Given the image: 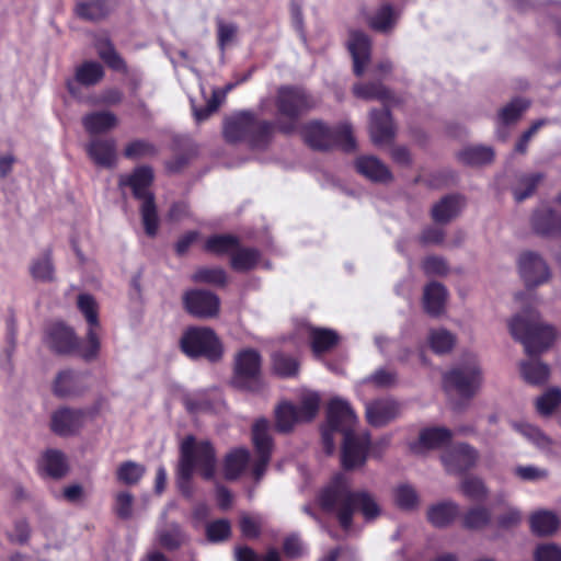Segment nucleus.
<instances>
[{
  "mask_svg": "<svg viewBox=\"0 0 561 561\" xmlns=\"http://www.w3.org/2000/svg\"><path fill=\"white\" fill-rule=\"evenodd\" d=\"M275 106L277 123L261 119L252 111H241L227 117L222 127L225 140L232 145L245 142L253 150H265L276 129L284 135L294 134L300 117L316 106V101L301 88L280 87Z\"/></svg>",
  "mask_w": 561,
  "mask_h": 561,
  "instance_id": "f257e3e1",
  "label": "nucleus"
},
{
  "mask_svg": "<svg viewBox=\"0 0 561 561\" xmlns=\"http://www.w3.org/2000/svg\"><path fill=\"white\" fill-rule=\"evenodd\" d=\"M216 467L217 451L210 440H197L194 435H187L182 440L178 466V481L182 491L184 490V485L190 484L195 471H197L204 480H213L216 474Z\"/></svg>",
  "mask_w": 561,
  "mask_h": 561,
  "instance_id": "f03ea898",
  "label": "nucleus"
},
{
  "mask_svg": "<svg viewBox=\"0 0 561 561\" xmlns=\"http://www.w3.org/2000/svg\"><path fill=\"white\" fill-rule=\"evenodd\" d=\"M351 405L347 401L334 398L329 401L325 411V423L321 426L322 445L325 455L335 451V436H342L341 465L345 471L351 470Z\"/></svg>",
  "mask_w": 561,
  "mask_h": 561,
  "instance_id": "7ed1b4c3",
  "label": "nucleus"
},
{
  "mask_svg": "<svg viewBox=\"0 0 561 561\" xmlns=\"http://www.w3.org/2000/svg\"><path fill=\"white\" fill-rule=\"evenodd\" d=\"M512 335L519 340L528 355H537L551 346L556 339L552 327L545 325L536 312L525 311L510 322Z\"/></svg>",
  "mask_w": 561,
  "mask_h": 561,
  "instance_id": "20e7f679",
  "label": "nucleus"
},
{
  "mask_svg": "<svg viewBox=\"0 0 561 561\" xmlns=\"http://www.w3.org/2000/svg\"><path fill=\"white\" fill-rule=\"evenodd\" d=\"M181 352L188 358H205L210 363L219 362L224 356V345L216 332L208 327H188L182 334Z\"/></svg>",
  "mask_w": 561,
  "mask_h": 561,
  "instance_id": "39448f33",
  "label": "nucleus"
},
{
  "mask_svg": "<svg viewBox=\"0 0 561 561\" xmlns=\"http://www.w3.org/2000/svg\"><path fill=\"white\" fill-rule=\"evenodd\" d=\"M302 139L313 150L342 149L351 151V125L340 124L330 127L320 121L307 123L301 129Z\"/></svg>",
  "mask_w": 561,
  "mask_h": 561,
  "instance_id": "423d86ee",
  "label": "nucleus"
},
{
  "mask_svg": "<svg viewBox=\"0 0 561 561\" xmlns=\"http://www.w3.org/2000/svg\"><path fill=\"white\" fill-rule=\"evenodd\" d=\"M318 503L322 511L336 513L339 524L348 531L351 529V483L343 473H336L318 494Z\"/></svg>",
  "mask_w": 561,
  "mask_h": 561,
  "instance_id": "0eeeda50",
  "label": "nucleus"
},
{
  "mask_svg": "<svg viewBox=\"0 0 561 561\" xmlns=\"http://www.w3.org/2000/svg\"><path fill=\"white\" fill-rule=\"evenodd\" d=\"M443 385L447 391L460 397H473L482 385V371L474 354H463L460 362L443 376Z\"/></svg>",
  "mask_w": 561,
  "mask_h": 561,
  "instance_id": "6e6552de",
  "label": "nucleus"
},
{
  "mask_svg": "<svg viewBox=\"0 0 561 561\" xmlns=\"http://www.w3.org/2000/svg\"><path fill=\"white\" fill-rule=\"evenodd\" d=\"M231 385L248 392L262 390V356L259 351L248 347L234 355Z\"/></svg>",
  "mask_w": 561,
  "mask_h": 561,
  "instance_id": "1a4fd4ad",
  "label": "nucleus"
},
{
  "mask_svg": "<svg viewBox=\"0 0 561 561\" xmlns=\"http://www.w3.org/2000/svg\"><path fill=\"white\" fill-rule=\"evenodd\" d=\"M43 341L51 353L61 356L76 354L81 357L85 344V339L81 340L75 329L61 320L47 323Z\"/></svg>",
  "mask_w": 561,
  "mask_h": 561,
  "instance_id": "9d476101",
  "label": "nucleus"
},
{
  "mask_svg": "<svg viewBox=\"0 0 561 561\" xmlns=\"http://www.w3.org/2000/svg\"><path fill=\"white\" fill-rule=\"evenodd\" d=\"M77 308L82 313L88 324L85 344L81 353V358L85 362H92L98 358L101 350V341L98 333L101 327L99 304L91 294H79Z\"/></svg>",
  "mask_w": 561,
  "mask_h": 561,
  "instance_id": "9b49d317",
  "label": "nucleus"
},
{
  "mask_svg": "<svg viewBox=\"0 0 561 561\" xmlns=\"http://www.w3.org/2000/svg\"><path fill=\"white\" fill-rule=\"evenodd\" d=\"M252 443L257 456L252 466V476L255 481H260L271 461L274 446L270 434V423L266 419H260L253 424Z\"/></svg>",
  "mask_w": 561,
  "mask_h": 561,
  "instance_id": "f8f14e48",
  "label": "nucleus"
},
{
  "mask_svg": "<svg viewBox=\"0 0 561 561\" xmlns=\"http://www.w3.org/2000/svg\"><path fill=\"white\" fill-rule=\"evenodd\" d=\"M183 306L187 313L195 318L208 319L219 312V297L205 289H191L183 295Z\"/></svg>",
  "mask_w": 561,
  "mask_h": 561,
  "instance_id": "ddd939ff",
  "label": "nucleus"
},
{
  "mask_svg": "<svg viewBox=\"0 0 561 561\" xmlns=\"http://www.w3.org/2000/svg\"><path fill=\"white\" fill-rule=\"evenodd\" d=\"M88 414L84 409L59 408L50 416V431L60 437L75 436L82 430Z\"/></svg>",
  "mask_w": 561,
  "mask_h": 561,
  "instance_id": "4468645a",
  "label": "nucleus"
},
{
  "mask_svg": "<svg viewBox=\"0 0 561 561\" xmlns=\"http://www.w3.org/2000/svg\"><path fill=\"white\" fill-rule=\"evenodd\" d=\"M153 170L149 165H140L133 170L130 174L122 175L119 186H127L131 190L133 196L139 201H147L149 196H154L150 191L153 183Z\"/></svg>",
  "mask_w": 561,
  "mask_h": 561,
  "instance_id": "2eb2a0df",
  "label": "nucleus"
},
{
  "mask_svg": "<svg viewBox=\"0 0 561 561\" xmlns=\"http://www.w3.org/2000/svg\"><path fill=\"white\" fill-rule=\"evenodd\" d=\"M519 274L527 286H538L548 280L550 272L541 256L526 252L518 260Z\"/></svg>",
  "mask_w": 561,
  "mask_h": 561,
  "instance_id": "dca6fc26",
  "label": "nucleus"
},
{
  "mask_svg": "<svg viewBox=\"0 0 561 561\" xmlns=\"http://www.w3.org/2000/svg\"><path fill=\"white\" fill-rule=\"evenodd\" d=\"M478 460V451L467 445L459 444L448 447L442 455V461L448 472L458 473L468 470Z\"/></svg>",
  "mask_w": 561,
  "mask_h": 561,
  "instance_id": "f3484780",
  "label": "nucleus"
},
{
  "mask_svg": "<svg viewBox=\"0 0 561 561\" xmlns=\"http://www.w3.org/2000/svg\"><path fill=\"white\" fill-rule=\"evenodd\" d=\"M400 404L390 398L378 399L366 404V417L370 425L379 427L399 416Z\"/></svg>",
  "mask_w": 561,
  "mask_h": 561,
  "instance_id": "a211bd4d",
  "label": "nucleus"
},
{
  "mask_svg": "<svg viewBox=\"0 0 561 561\" xmlns=\"http://www.w3.org/2000/svg\"><path fill=\"white\" fill-rule=\"evenodd\" d=\"M396 135L390 112L383 107L380 111L370 113V136L377 146L390 145Z\"/></svg>",
  "mask_w": 561,
  "mask_h": 561,
  "instance_id": "6ab92c4d",
  "label": "nucleus"
},
{
  "mask_svg": "<svg viewBox=\"0 0 561 561\" xmlns=\"http://www.w3.org/2000/svg\"><path fill=\"white\" fill-rule=\"evenodd\" d=\"M451 438V432L445 427H428L421 431L417 442L410 445L414 454H423L431 449L447 446Z\"/></svg>",
  "mask_w": 561,
  "mask_h": 561,
  "instance_id": "aec40b11",
  "label": "nucleus"
},
{
  "mask_svg": "<svg viewBox=\"0 0 561 561\" xmlns=\"http://www.w3.org/2000/svg\"><path fill=\"white\" fill-rule=\"evenodd\" d=\"M389 439L382 438L376 443H371L369 435L353 434V469L364 465L368 456L380 457L382 450L388 446Z\"/></svg>",
  "mask_w": 561,
  "mask_h": 561,
  "instance_id": "412c9836",
  "label": "nucleus"
},
{
  "mask_svg": "<svg viewBox=\"0 0 561 561\" xmlns=\"http://www.w3.org/2000/svg\"><path fill=\"white\" fill-rule=\"evenodd\" d=\"M308 340L312 355L316 358H321L339 344L340 336L337 332L332 329L310 327L308 330Z\"/></svg>",
  "mask_w": 561,
  "mask_h": 561,
  "instance_id": "4be33fe9",
  "label": "nucleus"
},
{
  "mask_svg": "<svg viewBox=\"0 0 561 561\" xmlns=\"http://www.w3.org/2000/svg\"><path fill=\"white\" fill-rule=\"evenodd\" d=\"M89 158L99 167L112 168L116 161V142L114 139L94 138L85 146Z\"/></svg>",
  "mask_w": 561,
  "mask_h": 561,
  "instance_id": "5701e85b",
  "label": "nucleus"
},
{
  "mask_svg": "<svg viewBox=\"0 0 561 561\" xmlns=\"http://www.w3.org/2000/svg\"><path fill=\"white\" fill-rule=\"evenodd\" d=\"M68 469L66 456L58 449L46 450L38 463L39 473L55 480L64 478Z\"/></svg>",
  "mask_w": 561,
  "mask_h": 561,
  "instance_id": "b1692460",
  "label": "nucleus"
},
{
  "mask_svg": "<svg viewBox=\"0 0 561 561\" xmlns=\"http://www.w3.org/2000/svg\"><path fill=\"white\" fill-rule=\"evenodd\" d=\"M53 389L57 397L67 398L80 396L85 387L81 374L66 369L57 375Z\"/></svg>",
  "mask_w": 561,
  "mask_h": 561,
  "instance_id": "393cba45",
  "label": "nucleus"
},
{
  "mask_svg": "<svg viewBox=\"0 0 561 561\" xmlns=\"http://www.w3.org/2000/svg\"><path fill=\"white\" fill-rule=\"evenodd\" d=\"M84 130L90 136L104 134L116 127L117 116L110 111H95L85 114L81 119Z\"/></svg>",
  "mask_w": 561,
  "mask_h": 561,
  "instance_id": "a878e982",
  "label": "nucleus"
},
{
  "mask_svg": "<svg viewBox=\"0 0 561 561\" xmlns=\"http://www.w3.org/2000/svg\"><path fill=\"white\" fill-rule=\"evenodd\" d=\"M250 461V453L245 448L230 450L222 461V474L227 481L238 480L245 471Z\"/></svg>",
  "mask_w": 561,
  "mask_h": 561,
  "instance_id": "bb28decb",
  "label": "nucleus"
},
{
  "mask_svg": "<svg viewBox=\"0 0 561 561\" xmlns=\"http://www.w3.org/2000/svg\"><path fill=\"white\" fill-rule=\"evenodd\" d=\"M447 290L436 282L430 283L423 293V306L425 311L433 317L440 316L446 306Z\"/></svg>",
  "mask_w": 561,
  "mask_h": 561,
  "instance_id": "cd10ccee",
  "label": "nucleus"
},
{
  "mask_svg": "<svg viewBox=\"0 0 561 561\" xmlns=\"http://www.w3.org/2000/svg\"><path fill=\"white\" fill-rule=\"evenodd\" d=\"M533 227L538 233L543 236H561V217L550 208L542 207L534 214Z\"/></svg>",
  "mask_w": 561,
  "mask_h": 561,
  "instance_id": "c85d7f7f",
  "label": "nucleus"
},
{
  "mask_svg": "<svg viewBox=\"0 0 561 561\" xmlns=\"http://www.w3.org/2000/svg\"><path fill=\"white\" fill-rule=\"evenodd\" d=\"M428 347L437 355H444L453 351L456 345V335L445 328L431 329L426 339Z\"/></svg>",
  "mask_w": 561,
  "mask_h": 561,
  "instance_id": "c756f323",
  "label": "nucleus"
},
{
  "mask_svg": "<svg viewBox=\"0 0 561 561\" xmlns=\"http://www.w3.org/2000/svg\"><path fill=\"white\" fill-rule=\"evenodd\" d=\"M560 525L558 515L551 511H537L530 516L531 531L538 536H550Z\"/></svg>",
  "mask_w": 561,
  "mask_h": 561,
  "instance_id": "7c9ffc66",
  "label": "nucleus"
},
{
  "mask_svg": "<svg viewBox=\"0 0 561 561\" xmlns=\"http://www.w3.org/2000/svg\"><path fill=\"white\" fill-rule=\"evenodd\" d=\"M459 514V506L451 501H445L431 506L427 511V518L436 527H445L450 524Z\"/></svg>",
  "mask_w": 561,
  "mask_h": 561,
  "instance_id": "2f4dec72",
  "label": "nucleus"
},
{
  "mask_svg": "<svg viewBox=\"0 0 561 561\" xmlns=\"http://www.w3.org/2000/svg\"><path fill=\"white\" fill-rule=\"evenodd\" d=\"M463 206L462 198L458 195H449L433 206L432 215L436 222H447L458 215Z\"/></svg>",
  "mask_w": 561,
  "mask_h": 561,
  "instance_id": "473e14b6",
  "label": "nucleus"
},
{
  "mask_svg": "<svg viewBox=\"0 0 561 561\" xmlns=\"http://www.w3.org/2000/svg\"><path fill=\"white\" fill-rule=\"evenodd\" d=\"M108 0H89L78 2L75 8L76 14L85 21H99L110 13Z\"/></svg>",
  "mask_w": 561,
  "mask_h": 561,
  "instance_id": "72a5a7b5",
  "label": "nucleus"
},
{
  "mask_svg": "<svg viewBox=\"0 0 561 561\" xmlns=\"http://www.w3.org/2000/svg\"><path fill=\"white\" fill-rule=\"evenodd\" d=\"M356 168L359 173L373 181H387L390 179L388 168L375 157H362L357 159Z\"/></svg>",
  "mask_w": 561,
  "mask_h": 561,
  "instance_id": "f704fd0d",
  "label": "nucleus"
},
{
  "mask_svg": "<svg viewBox=\"0 0 561 561\" xmlns=\"http://www.w3.org/2000/svg\"><path fill=\"white\" fill-rule=\"evenodd\" d=\"M261 257V253L255 248H237L231 254L230 265L237 272H248L253 270Z\"/></svg>",
  "mask_w": 561,
  "mask_h": 561,
  "instance_id": "c9c22d12",
  "label": "nucleus"
},
{
  "mask_svg": "<svg viewBox=\"0 0 561 561\" xmlns=\"http://www.w3.org/2000/svg\"><path fill=\"white\" fill-rule=\"evenodd\" d=\"M353 516L362 514L366 520H371L380 514V507L371 494L365 491L353 492Z\"/></svg>",
  "mask_w": 561,
  "mask_h": 561,
  "instance_id": "e433bc0d",
  "label": "nucleus"
},
{
  "mask_svg": "<svg viewBox=\"0 0 561 561\" xmlns=\"http://www.w3.org/2000/svg\"><path fill=\"white\" fill-rule=\"evenodd\" d=\"M104 69L98 61H83L77 67L75 78L84 87L98 84L104 78Z\"/></svg>",
  "mask_w": 561,
  "mask_h": 561,
  "instance_id": "4c0bfd02",
  "label": "nucleus"
},
{
  "mask_svg": "<svg viewBox=\"0 0 561 561\" xmlns=\"http://www.w3.org/2000/svg\"><path fill=\"white\" fill-rule=\"evenodd\" d=\"M240 245L239 238L232 234H214L210 236L205 244L204 249L206 252L224 255L231 253Z\"/></svg>",
  "mask_w": 561,
  "mask_h": 561,
  "instance_id": "58836bf2",
  "label": "nucleus"
},
{
  "mask_svg": "<svg viewBox=\"0 0 561 561\" xmlns=\"http://www.w3.org/2000/svg\"><path fill=\"white\" fill-rule=\"evenodd\" d=\"M273 371L280 378H291L299 371V362L293 355L275 352L272 355Z\"/></svg>",
  "mask_w": 561,
  "mask_h": 561,
  "instance_id": "ea45409f",
  "label": "nucleus"
},
{
  "mask_svg": "<svg viewBox=\"0 0 561 561\" xmlns=\"http://www.w3.org/2000/svg\"><path fill=\"white\" fill-rule=\"evenodd\" d=\"M276 430L280 433H288L294 425L300 421L299 411L296 405L290 402H284L278 405L275 412Z\"/></svg>",
  "mask_w": 561,
  "mask_h": 561,
  "instance_id": "a19ab883",
  "label": "nucleus"
},
{
  "mask_svg": "<svg viewBox=\"0 0 561 561\" xmlns=\"http://www.w3.org/2000/svg\"><path fill=\"white\" fill-rule=\"evenodd\" d=\"M512 427L537 448H550L551 440L538 427L524 422H512Z\"/></svg>",
  "mask_w": 561,
  "mask_h": 561,
  "instance_id": "79ce46f5",
  "label": "nucleus"
},
{
  "mask_svg": "<svg viewBox=\"0 0 561 561\" xmlns=\"http://www.w3.org/2000/svg\"><path fill=\"white\" fill-rule=\"evenodd\" d=\"M144 465L133 460L123 461L116 470V479L125 485H136L144 477Z\"/></svg>",
  "mask_w": 561,
  "mask_h": 561,
  "instance_id": "37998d69",
  "label": "nucleus"
},
{
  "mask_svg": "<svg viewBox=\"0 0 561 561\" xmlns=\"http://www.w3.org/2000/svg\"><path fill=\"white\" fill-rule=\"evenodd\" d=\"M54 264L51 249H46L43 256L33 261L30 273L35 280L51 282L54 279Z\"/></svg>",
  "mask_w": 561,
  "mask_h": 561,
  "instance_id": "c03bdc74",
  "label": "nucleus"
},
{
  "mask_svg": "<svg viewBox=\"0 0 561 561\" xmlns=\"http://www.w3.org/2000/svg\"><path fill=\"white\" fill-rule=\"evenodd\" d=\"M140 215L146 234L151 238L156 237L159 228V217L154 196H149L147 201L142 202Z\"/></svg>",
  "mask_w": 561,
  "mask_h": 561,
  "instance_id": "a18cd8bd",
  "label": "nucleus"
},
{
  "mask_svg": "<svg viewBox=\"0 0 561 561\" xmlns=\"http://www.w3.org/2000/svg\"><path fill=\"white\" fill-rule=\"evenodd\" d=\"M398 13L390 4H383L368 19V23L376 32H389L396 24Z\"/></svg>",
  "mask_w": 561,
  "mask_h": 561,
  "instance_id": "49530a36",
  "label": "nucleus"
},
{
  "mask_svg": "<svg viewBox=\"0 0 561 561\" xmlns=\"http://www.w3.org/2000/svg\"><path fill=\"white\" fill-rule=\"evenodd\" d=\"M493 157L492 148L486 146L468 147L458 154L459 160L468 165H481L491 162Z\"/></svg>",
  "mask_w": 561,
  "mask_h": 561,
  "instance_id": "de8ad7c7",
  "label": "nucleus"
},
{
  "mask_svg": "<svg viewBox=\"0 0 561 561\" xmlns=\"http://www.w3.org/2000/svg\"><path fill=\"white\" fill-rule=\"evenodd\" d=\"M192 280L197 284H208L224 287L227 284V273L221 267H198L192 275Z\"/></svg>",
  "mask_w": 561,
  "mask_h": 561,
  "instance_id": "09e8293b",
  "label": "nucleus"
},
{
  "mask_svg": "<svg viewBox=\"0 0 561 561\" xmlns=\"http://www.w3.org/2000/svg\"><path fill=\"white\" fill-rule=\"evenodd\" d=\"M98 55L110 69L124 75L128 72L126 61L108 41L104 45L98 46Z\"/></svg>",
  "mask_w": 561,
  "mask_h": 561,
  "instance_id": "8fccbe9b",
  "label": "nucleus"
},
{
  "mask_svg": "<svg viewBox=\"0 0 561 561\" xmlns=\"http://www.w3.org/2000/svg\"><path fill=\"white\" fill-rule=\"evenodd\" d=\"M158 152L157 147L146 139H135L124 148V157L129 160H136L144 157H153Z\"/></svg>",
  "mask_w": 561,
  "mask_h": 561,
  "instance_id": "3c124183",
  "label": "nucleus"
},
{
  "mask_svg": "<svg viewBox=\"0 0 561 561\" xmlns=\"http://www.w3.org/2000/svg\"><path fill=\"white\" fill-rule=\"evenodd\" d=\"M524 378L534 385L545 382L549 377V367L538 360H528L520 366Z\"/></svg>",
  "mask_w": 561,
  "mask_h": 561,
  "instance_id": "603ef678",
  "label": "nucleus"
},
{
  "mask_svg": "<svg viewBox=\"0 0 561 561\" xmlns=\"http://www.w3.org/2000/svg\"><path fill=\"white\" fill-rule=\"evenodd\" d=\"M231 524L226 518L213 520L206 525V538L209 542L217 543L229 539Z\"/></svg>",
  "mask_w": 561,
  "mask_h": 561,
  "instance_id": "864d4df0",
  "label": "nucleus"
},
{
  "mask_svg": "<svg viewBox=\"0 0 561 561\" xmlns=\"http://www.w3.org/2000/svg\"><path fill=\"white\" fill-rule=\"evenodd\" d=\"M540 180L541 175L538 173L522 175L517 183L513 186V194L515 199L517 202H522L530 196Z\"/></svg>",
  "mask_w": 561,
  "mask_h": 561,
  "instance_id": "5fc2aeb1",
  "label": "nucleus"
},
{
  "mask_svg": "<svg viewBox=\"0 0 561 561\" xmlns=\"http://www.w3.org/2000/svg\"><path fill=\"white\" fill-rule=\"evenodd\" d=\"M369 58V43L367 37H353V68L357 75L364 72V64Z\"/></svg>",
  "mask_w": 561,
  "mask_h": 561,
  "instance_id": "6e6d98bb",
  "label": "nucleus"
},
{
  "mask_svg": "<svg viewBox=\"0 0 561 561\" xmlns=\"http://www.w3.org/2000/svg\"><path fill=\"white\" fill-rule=\"evenodd\" d=\"M462 494L472 501H483L488 495V490L483 481L477 477H467L460 484Z\"/></svg>",
  "mask_w": 561,
  "mask_h": 561,
  "instance_id": "4d7b16f0",
  "label": "nucleus"
},
{
  "mask_svg": "<svg viewBox=\"0 0 561 561\" xmlns=\"http://www.w3.org/2000/svg\"><path fill=\"white\" fill-rule=\"evenodd\" d=\"M394 501L401 508L411 510L417 505L419 495L411 484L402 483L394 490Z\"/></svg>",
  "mask_w": 561,
  "mask_h": 561,
  "instance_id": "13d9d810",
  "label": "nucleus"
},
{
  "mask_svg": "<svg viewBox=\"0 0 561 561\" xmlns=\"http://www.w3.org/2000/svg\"><path fill=\"white\" fill-rule=\"evenodd\" d=\"M491 513L485 507L470 508L463 516V526L469 529H479L489 524Z\"/></svg>",
  "mask_w": 561,
  "mask_h": 561,
  "instance_id": "bf43d9fd",
  "label": "nucleus"
},
{
  "mask_svg": "<svg viewBox=\"0 0 561 561\" xmlns=\"http://www.w3.org/2000/svg\"><path fill=\"white\" fill-rule=\"evenodd\" d=\"M561 402V390L551 388L536 401L537 411L542 415L550 414Z\"/></svg>",
  "mask_w": 561,
  "mask_h": 561,
  "instance_id": "052dcab7",
  "label": "nucleus"
},
{
  "mask_svg": "<svg viewBox=\"0 0 561 561\" xmlns=\"http://www.w3.org/2000/svg\"><path fill=\"white\" fill-rule=\"evenodd\" d=\"M529 106V102L524 99H515L505 107L502 108L500 113V119L502 124L508 125L511 123L516 122L522 113L527 110Z\"/></svg>",
  "mask_w": 561,
  "mask_h": 561,
  "instance_id": "680f3d73",
  "label": "nucleus"
},
{
  "mask_svg": "<svg viewBox=\"0 0 561 561\" xmlns=\"http://www.w3.org/2000/svg\"><path fill=\"white\" fill-rule=\"evenodd\" d=\"M353 94L365 99H378L382 101L383 104H388L392 98L388 90L377 83L355 88L353 89Z\"/></svg>",
  "mask_w": 561,
  "mask_h": 561,
  "instance_id": "e2e57ef3",
  "label": "nucleus"
},
{
  "mask_svg": "<svg viewBox=\"0 0 561 561\" xmlns=\"http://www.w3.org/2000/svg\"><path fill=\"white\" fill-rule=\"evenodd\" d=\"M515 476L528 482H539L548 479L549 471L546 468L537 467L534 465L517 466L514 469Z\"/></svg>",
  "mask_w": 561,
  "mask_h": 561,
  "instance_id": "0e129e2a",
  "label": "nucleus"
},
{
  "mask_svg": "<svg viewBox=\"0 0 561 561\" xmlns=\"http://www.w3.org/2000/svg\"><path fill=\"white\" fill-rule=\"evenodd\" d=\"M134 496L127 491L118 492L115 496L114 512L119 519L127 520L133 515Z\"/></svg>",
  "mask_w": 561,
  "mask_h": 561,
  "instance_id": "69168bd1",
  "label": "nucleus"
},
{
  "mask_svg": "<svg viewBox=\"0 0 561 561\" xmlns=\"http://www.w3.org/2000/svg\"><path fill=\"white\" fill-rule=\"evenodd\" d=\"M221 100L217 91H214L210 99L202 106L193 105V114L197 123L208 119L215 112L218 111Z\"/></svg>",
  "mask_w": 561,
  "mask_h": 561,
  "instance_id": "338daca9",
  "label": "nucleus"
},
{
  "mask_svg": "<svg viewBox=\"0 0 561 561\" xmlns=\"http://www.w3.org/2000/svg\"><path fill=\"white\" fill-rule=\"evenodd\" d=\"M534 558L536 561H561V546L553 542L539 545Z\"/></svg>",
  "mask_w": 561,
  "mask_h": 561,
  "instance_id": "774afa93",
  "label": "nucleus"
}]
</instances>
